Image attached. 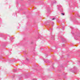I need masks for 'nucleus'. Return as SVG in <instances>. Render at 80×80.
I'll return each instance as SVG.
<instances>
[{"instance_id": "f03ea898", "label": "nucleus", "mask_w": 80, "mask_h": 80, "mask_svg": "<svg viewBox=\"0 0 80 80\" xmlns=\"http://www.w3.org/2000/svg\"><path fill=\"white\" fill-rule=\"evenodd\" d=\"M52 20H55V18H53L52 19Z\"/></svg>"}, {"instance_id": "f257e3e1", "label": "nucleus", "mask_w": 80, "mask_h": 80, "mask_svg": "<svg viewBox=\"0 0 80 80\" xmlns=\"http://www.w3.org/2000/svg\"><path fill=\"white\" fill-rule=\"evenodd\" d=\"M61 14H62V15H65V14H64V13H62Z\"/></svg>"}]
</instances>
